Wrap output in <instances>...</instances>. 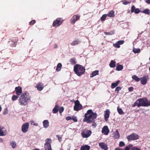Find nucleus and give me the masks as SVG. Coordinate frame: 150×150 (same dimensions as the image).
Instances as JSON below:
<instances>
[{
	"mask_svg": "<svg viewBox=\"0 0 150 150\" xmlns=\"http://www.w3.org/2000/svg\"><path fill=\"white\" fill-rule=\"evenodd\" d=\"M97 116V114L96 113L93 112L92 110H89L85 114L83 121L86 122L87 123H91L93 120L96 118Z\"/></svg>",
	"mask_w": 150,
	"mask_h": 150,
	"instance_id": "1",
	"label": "nucleus"
},
{
	"mask_svg": "<svg viewBox=\"0 0 150 150\" xmlns=\"http://www.w3.org/2000/svg\"><path fill=\"white\" fill-rule=\"evenodd\" d=\"M31 97L29 93L25 92L21 94L18 100V103L21 105L25 106L30 100Z\"/></svg>",
	"mask_w": 150,
	"mask_h": 150,
	"instance_id": "2",
	"label": "nucleus"
},
{
	"mask_svg": "<svg viewBox=\"0 0 150 150\" xmlns=\"http://www.w3.org/2000/svg\"><path fill=\"white\" fill-rule=\"evenodd\" d=\"M74 71L78 76H81L85 72V68L82 65L76 64L74 67Z\"/></svg>",
	"mask_w": 150,
	"mask_h": 150,
	"instance_id": "3",
	"label": "nucleus"
},
{
	"mask_svg": "<svg viewBox=\"0 0 150 150\" xmlns=\"http://www.w3.org/2000/svg\"><path fill=\"white\" fill-rule=\"evenodd\" d=\"M137 102L138 103V107L150 106V100L148 101L145 98L138 99Z\"/></svg>",
	"mask_w": 150,
	"mask_h": 150,
	"instance_id": "4",
	"label": "nucleus"
},
{
	"mask_svg": "<svg viewBox=\"0 0 150 150\" xmlns=\"http://www.w3.org/2000/svg\"><path fill=\"white\" fill-rule=\"evenodd\" d=\"M45 143L44 144L45 150H52L51 144L52 140L50 138H47L45 140Z\"/></svg>",
	"mask_w": 150,
	"mask_h": 150,
	"instance_id": "5",
	"label": "nucleus"
},
{
	"mask_svg": "<svg viewBox=\"0 0 150 150\" xmlns=\"http://www.w3.org/2000/svg\"><path fill=\"white\" fill-rule=\"evenodd\" d=\"M63 21L62 18H57L54 21L52 26L54 27H58L62 24Z\"/></svg>",
	"mask_w": 150,
	"mask_h": 150,
	"instance_id": "6",
	"label": "nucleus"
},
{
	"mask_svg": "<svg viewBox=\"0 0 150 150\" xmlns=\"http://www.w3.org/2000/svg\"><path fill=\"white\" fill-rule=\"evenodd\" d=\"M91 130L85 129L81 132V134L83 138H88L91 135Z\"/></svg>",
	"mask_w": 150,
	"mask_h": 150,
	"instance_id": "7",
	"label": "nucleus"
},
{
	"mask_svg": "<svg viewBox=\"0 0 150 150\" xmlns=\"http://www.w3.org/2000/svg\"><path fill=\"white\" fill-rule=\"evenodd\" d=\"M29 127V124L26 122L23 123L21 127L22 131L24 133H26L28 131Z\"/></svg>",
	"mask_w": 150,
	"mask_h": 150,
	"instance_id": "8",
	"label": "nucleus"
},
{
	"mask_svg": "<svg viewBox=\"0 0 150 150\" xmlns=\"http://www.w3.org/2000/svg\"><path fill=\"white\" fill-rule=\"evenodd\" d=\"M139 138L138 135L135 133H132L127 137V138L128 141L136 140L138 139Z\"/></svg>",
	"mask_w": 150,
	"mask_h": 150,
	"instance_id": "9",
	"label": "nucleus"
},
{
	"mask_svg": "<svg viewBox=\"0 0 150 150\" xmlns=\"http://www.w3.org/2000/svg\"><path fill=\"white\" fill-rule=\"evenodd\" d=\"M82 107V105L80 103L79 101L77 100L75 102V105L74 107V110L78 111L81 110Z\"/></svg>",
	"mask_w": 150,
	"mask_h": 150,
	"instance_id": "10",
	"label": "nucleus"
},
{
	"mask_svg": "<svg viewBox=\"0 0 150 150\" xmlns=\"http://www.w3.org/2000/svg\"><path fill=\"white\" fill-rule=\"evenodd\" d=\"M79 15H74L72 17L70 20V22L72 24H74L75 22L79 20L80 18Z\"/></svg>",
	"mask_w": 150,
	"mask_h": 150,
	"instance_id": "11",
	"label": "nucleus"
},
{
	"mask_svg": "<svg viewBox=\"0 0 150 150\" xmlns=\"http://www.w3.org/2000/svg\"><path fill=\"white\" fill-rule=\"evenodd\" d=\"M6 133V130L3 127H0V136H5Z\"/></svg>",
	"mask_w": 150,
	"mask_h": 150,
	"instance_id": "12",
	"label": "nucleus"
},
{
	"mask_svg": "<svg viewBox=\"0 0 150 150\" xmlns=\"http://www.w3.org/2000/svg\"><path fill=\"white\" fill-rule=\"evenodd\" d=\"M148 76H145L140 78L141 83L143 85L146 84L147 82V80L148 79Z\"/></svg>",
	"mask_w": 150,
	"mask_h": 150,
	"instance_id": "13",
	"label": "nucleus"
},
{
	"mask_svg": "<svg viewBox=\"0 0 150 150\" xmlns=\"http://www.w3.org/2000/svg\"><path fill=\"white\" fill-rule=\"evenodd\" d=\"M109 132V130L107 126H105L102 128V132L104 134L107 135Z\"/></svg>",
	"mask_w": 150,
	"mask_h": 150,
	"instance_id": "14",
	"label": "nucleus"
},
{
	"mask_svg": "<svg viewBox=\"0 0 150 150\" xmlns=\"http://www.w3.org/2000/svg\"><path fill=\"white\" fill-rule=\"evenodd\" d=\"M35 87L39 91H42L44 88V85L43 83H39L37 84Z\"/></svg>",
	"mask_w": 150,
	"mask_h": 150,
	"instance_id": "15",
	"label": "nucleus"
},
{
	"mask_svg": "<svg viewBox=\"0 0 150 150\" xmlns=\"http://www.w3.org/2000/svg\"><path fill=\"white\" fill-rule=\"evenodd\" d=\"M124 42L123 40H120L117 41L116 43L113 44V46L116 48H120V45L123 44Z\"/></svg>",
	"mask_w": 150,
	"mask_h": 150,
	"instance_id": "16",
	"label": "nucleus"
},
{
	"mask_svg": "<svg viewBox=\"0 0 150 150\" xmlns=\"http://www.w3.org/2000/svg\"><path fill=\"white\" fill-rule=\"evenodd\" d=\"M15 91L16 94L18 96L20 95L22 92V88L20 86L16 87Z\"/></svg>",
	"mask_w": 150,
	"mask_h": 150,
	"instance_id": "17",
	"label": "nucleus"
},
{
	"mask_svg": "<svg viewBox=\"0 0 150 150\" xmlns=\"http://www.w3.org/2000/svg\"><path fill=\"white\" fill-rule=\"evenodd\" d=\"M110 112L109 110L107 109L105 112L104 117L105 120L107 121L108 120V119L110 116Z\"/></svg>",
	"mask_w": 150,
	"mask_h": 150,
	"instance_id": "18",
	"label": "nucleus"
},
{
	"mask_svg": "<svg viewBox=\"0 0 150 150\" xmlns=\"http://www.w3.org/2000/svg\"><path fill=\"white\" fill-rule=\"evenodd\" d=\"M43 127L45 128H47L49 126V123L47 120H45L42 122Z\"/></svg>",
	"mask_w": 150,
	"mask_h": 150,
	"instance_id": "19",
	"label": "nucleus"
},
{
	"mask_svg": "<svg viewBox=\"0 0 150 150\" xmlns=\"http://www.w3.org/2000/svg\"><path fill=\"white\" fill-rule=\"evenodd\" d=\"M90 149V147L88 145H86L85 146H83L80 149L81 150H89Z\"/></svg>",
	"mask_w": 150,
	"mask_h": 150,
	"instance_id": "20",
	"label": "nucleus"
},
{
	"mask_svg": "<svg viewBox=\"0 0 150 150\" xmlns=\"http://www.w3.org/2000/svg\"><path fill=\"white\" fill-rule=\"evenodd\" d=\"M80 42L79 40H76L73 41L70 44L72 46H74L79 44Z\"/></svg>",
	"mask_w": 150,
	"mask_h": 150,
	"instance_id": "21",
	"label": "nucleus"
},
{
	"mask_svg": "<svg viewBox=\"0 0 150 150\" xmlns=\"http://www.w3.org/2000/svg\"><path fill=\"white\" fill-rule=\"evenodd\" d=\"M120 82V81L118 80L116 82L112 83L111 85V88H115L116 86H117L118 85Z\"/></svg>",
	"mask_w": 150,
	"mask_h": 150,
	"instance_id": "22",
	"label": "nucleus"
},
{
	"mask_svg": "<svg viewBox=\"0 0 150 150\" xmlns=\"http://www.w3.org/2000/svg\"><path fill=\"white\" fill-rule=\"evenodd\" d=\"M114 137L115 139H117L120 137V135L117 129L115 132L114 133Z\"/></svg>",
	"mask_w": 150,
	"mask_h": 150,
	"instance_id": "23",
	"label": "nucleus"
},
{
	"mask_svg": "<svg viewBox=\"0 0 150 150\" xmlns=\"http://www.w3.org/2000/svg\"><path fill=\"white\" fill-rule=\"evenodd\" d=\"M99 146L102 149L106 150L107 149V147L106 144L103 143H99Z\"/></svg>",
	"mask_w": 150,
	"mask_h": 150,
	"instance_id": "24",
	"label": "nucleus"
},
{
	"mask_svg": "<svg viewBox=\"0 0 150 150\" xmlns=\"http://www.w3.org/2000/svg\"><path fill=\"white\" fill-rule=\"evenodd\" d=\"M10 145L13 149H15L16 146V142L14 141L11 142H10Z\"/></svg>",
	"mask_w": 150,
	"mask_h": 150,
	"instance_id": "25",
	"label": "nucleus"
},
{
	"mask_svg": "<svg viewBox=\"0 0 150 150\" xmlns=\"http://www.w3.org/2000/svg\"><path fill=\"white\" fill-rule=\"evenodd\" d=\"M115 11H114L112 10L110 11L108 15V16L109 17H113L115 16Z\"/></svg>",
	"mask_w": 150,
	"mask_h": 150,
	"instance_id": "26",
	"label": "nucleus"
},
{
	"mask_svg": "<svg viewBox=\"0 0 150 150\" xmlns=\"http://www.w3.org/2000/svg\"><path fill=\"white\" fill-rule=\"evenodd\" d=\"M98 72L99 71L98 70H96L93 71L90 75V77L92 78L98 74Z\"/></svg>",
	"mask_w": 150,
	"mask_h": 150,
	"instance_id": "27",
	"label": "nucleus"
},
{
	"mask_svg": "<svg viewBox=\"0 0 150 150\" xmlns=\"http://www.w3.org/2000/svg\"><path fill=\"white\" fill-rule=\"evenodd\" d=\"M115 63L116 62L115 61L113 60H111L109 65L111 67L114 68L115 66Z\"/></svg>",
	"mask_w": 150,
	"mask_h": 150,
	"instance_id": "28",
	"label": "nucleus"
},
{
	"mask_svg": "<svg viewBox=\"0 0 150 150\" xmlns=\"http://www.w3.org/2000/svg\"><path fill=\"white\" fill-rule=\"evenodd\" d=\"M117 110L119 114L120 115H122L124 114V113L122 109L121 108H119V107H117Z\"/></svg>",
	"mask_w": 150,
	"mask_h": 150,
	"instance_id": "29",
	"label": "nucleus"
},
{
	"mask_svg": "<svg viewBox=\"0 0 150 150\" xmlns=\"http://www.w3.org/2000/svg\"><path fill=\"white\" fill-rule=\"evenodd\" d=\"M59 107L58 105H56L52 110V112L54 113H57L58 111Z\"/></svg>",
	"mask_w": 150,
	"mask_h": 150,
	"instance_id": "30",
	"label": "nucleus"
},
{
	"mask_svg": "<svg viewBox=\"0 0 150 150\" xmlns=\"http://www.w3.org/2000/svg\"><path fill=\"white\" fill-rule=\"evenodd\" d=\"M62 67V65L61 63H59L58 64L56 70L57 71H59Z\"/></svg>",
	"mask_w": 150,
	"mask_h": 150,
	"instance_id": "31",
	"label": "nucleus"
},
{
	"mask_svg": "<svg viewBox=\"0 0 150 150\" xmlns=\"http://www.w3.org/2000/svg\"><path fill=\"white\" fill-rule=\"evenodd\" d=\"M132 78L136 82H139L140 80V78H138L136 75H134L132 76Z\"/></svg>",
	"mask_w": 150,
	"mask_h": 150,
	"instance_id": "32",
	"label": "nucleus"
},
{
	"mask_svg": "<svg viewBox=\"0 0 150 150\" xmlns=\"http://www.w3.org/2000/svg\"><path fill=\"white\" fill-rule=\"evenodd\" d=\"M142 12L147 14H150V11L148 9H145Z\"/></svg>",
	"mask_w": 150,
	"mask_h": 150,
	"instance_id": "33",
	"label": "nucleus"
},
{
	"mask_svg": "<svg viewBox=\"0 0 150 150\" xmlns=\"http://www.w3.org/2000/svg\"><path fill=\"white\" fill-rule=\"evenodd\" d=\"M107 15L106 14H103L100 18V20L102 21H104L105 20V18L107 17Z\"/></svg>",
	"mask_w": 150,
	"mask_h": 150,
	"instance_id": "34",
	"label": "nucleus"
},
{
	"mask_svg": "<svg viewBox=\"0 0 150 150\" xmlns=\"http://www.w3.org/2000/svg\"><path fill=\"white\" fill-rule=\"evenodd\" d=\"M123 66L121 65H118L117 66L116 68L118 71H120L123 69Z\"/></svg>",
	"mask_w": 150,
	"mask_h": 150,
	"instance_id": "35",
	"label": "nucleus"
},
{
	"mask_svg": "<svg viewBox=\"0 0 150 150\" xmlns=\"http://www.w3.org/2000/svg\"><path fill=\"white\" fill-rule=\"evenodd\" d=\"M140 50L139 49L134 48L133 50V52L135 53H138L140 52Z\"/></svg>",
	"mask_w": 150,
	"mask_h": 150,
	"instance_id": "36",
	"label": "nucleus"
},
{
	"mask_svg": "<svg viewBox=\"0 0 150 150\" xmlns=\"http://www.w3.org/2000/svg\"><path fill=\"white\" fill-rule=\"evenodd\" d=\"M70 62L71 64H74L76 63V59L74 58H71L70 59Z\"/></svg>",
	"mask_w": 150,
	"mask_h": 150,
	"instance_id": "37",
	"label": "nucleus"
},
{
	"mask_svg": "<svg viewBox=\"0 0 150 150\" xmlns=\"http://www.w3.org/2000/svg\"><path fill=\"white\" fill-rule=\"evenodd\" d=\"M18 98V96L13 95L12 98V100L14 101L16 100Z\"/></svg>",
	"mask_w": 150,
	"mask_h": 150,
	"instance_id": "38",
	"label": "nucleus"
},
{
	"mask_svg": "<svg viewBox=\"0 0 150 150\" xmlns=\"http://www.w3.org/2000/svg\"><path fill=\"white\" fill-rule=\"evenodd\" d=\"M104 33L105 35H111L114 33V32L113 31H111L110 32H105Z\"/></svg>",
	"mask_w": 150,
	"mask_h": 150,
	"instance_id": "39",
	"label": "nucleus"
},
{
	"mask_svg": "<svg viewBox=\"0 0 150 150\" xmlns=\"http://www.w3.org/2000/svg\"><path fill=\"white\" fill-rule=\"evenodd\" d=\"M136 8L134 6H133L131 8V12L133 13Z\"/></svg>",
	"mask_w": 150,
	"mask_h": 150,
	"instance_id": "40",
	"label": "nucleus"
},
{
	"mask_svg": "<svg viewBox=\"0 0 150 150\" xmlns=\"http://www.w3.org/2000/svg\"><path fill=\"white\" fill-rule=\"evenodd\" d=\"M56 137L58 138L59 142H60L62 140V137L59 135H57Z\"/></svg>",
	"mask_w": 150,
	"mask_h": 150,
	"instance_id": "41",
	"label": "nucleus"
},
{
	"mask_svg": "<svg viewBox=\"0 0 150 150\" xmlns=\"http://www.w3.org/2000/svg\"><path fill=\"white\" fill-rule=\"evenodd\" d=\"M132 146V145H129L125 148V150H130V149Z\"/></svg>",
	"mask_w": 150,
	"mask_h": 150,
	"instance_id": "42",
	"label": "nucleus"
},
{
	"mask_svg": "<svg viewBox=\"0 0 150 150\" xmlns=\"http://www.w3.org/2000/svg\"><path fill=\"white\" fill-rule=\"evenodd\" d=\"M121 89V88L120 86L117 87L115 89V91L118 92Z\"/></svg>",
	"mask_w": 150,
	"mask_h": 150,
	"instance_id": "43",
	"label": "nucleus"
},
{
	"mask_svg": "<svg viewBox=\"0 0 150 150\" xmlns=\"http://www.w3.org/2000/svg\"><path fill=\"white\" fill-rule=\"evenodd\" d=\"M130 3L131 2L130 1H123V3L124 5H127L130 4Z\"/></svg>",
	"mask_w": 150,
	"mask_h": 150,
	"instance_id": "44",
	"label": "nucleus"
},
{
	"mask_svg": "<svg viewBox=\"0 0 150 150\" xmlns=\"http://www.w3.org/2000/svg\"><path fill=\"white\" fill-rule=\"evenodd\" d=\"M64 108L63 107H62L60 108L59 109V111L60 113H62L64 111Z\"/></svg>",
	"mask_w": 150,
	"mask_h": 150,
	"instance_id": "45",
	"label": "nucleus"
},
{
	"mask_svg": "<svg viewBox=\"0 0 150 150\" xmlns=\"http://www.w3.org/2000/svg\"><path fill=\"white\" fill-rule=\"evenodd\" d=\"M140 12V10L139 8H136L135 11H134V13L136 14H138V13Z\"/></svg>",
	"mask_w": 150,
	"mask_h": 150,
	"instance_id": "46",
	"label": "nucleus"
},
{
	"mask_svg": "<svg viewBox=\"0 0 150 150\" xmlns=\"http://www.w3.org/2000/svg\"><path fill=\"white\" fill-rule=\"evenodd\" d=\"M125 145L124 143L123 142H121L119 143V146L120 147L124 146Z\"/></svg>",
	"mask_w": 150,
	"mask_h": 150,
	"instance_id": "47",
	"label": "nucleus"
},
{
	"mask_svg": "<svg viewBox=\"0 0 150 150\" xmlns=\"http://www.w3.org/2000/svg\"><path fill=\"white\" fill-rule=\"evenodd\" d=\"M138 102H137V101L135 102L134 103V104L132 105V107H134L136 106H137L138 107Z\"/></svg>",
	"mask_w": 150,
	"mask_h": 150,
	"instance_id": "48",
	"label": "nucleus"
},
{
	"mask_svg": "<svg viewBox=\"0 0 150 150\" xmlns=\"http://www.w3.org/2000/svg\"><path fill=\"white\" fill-rule=\"evenodd\" d=\"M74 122H76L77 121V117H72V119Z\"/></svg>",
	"mask_w": 150,
	"mask_h": 150,
	"instance_id": "49",
	"label": "nucleus"
},
{
	"mask_svg": "<svg viewBox=\"0 0 150 150\" xmlns=\"http://www.w3.org/2000/svg\"><path fill=\"white\" fill-rule=\"evenodd\" d=\"M35 23V21L34 20L31 21L30 22V24L31 25H33Z\"/></svg>",
	"mask_w": 150,
	"mask_h": 150,
	"instance_id": "50",
	"label": "nucleus"
},
{
	"mask_svg": "<svg viewBox=\"0 0 150 150\" xmlns=\"http://www.w3.org/2000/svg\"><path fill=\"white\" fill-rule=\"evenodd\" d=\"M66 119L68 121L71 120L72 117L70 116H67L66 118Z\"/></svg>",
	"mask_w": 150,
	"mask_h": 150,
	"instance_id": "51",
	"label": "nucleus"
},
{
	"mask_svg": "<svg viewBox=\"0 0 150 150\" xmlns=\"http://www.w3.org/2000/svg\"><path fill=\"white\" fill-rule=\"evenodd\" d=\"M133 87H130L128 88V90L129 91L131 92L133 91Z\"/></svg>",
	"mask_w": 150,
	"mask_h": 150,
	"instance_id": "52",
	"label": "nucleus"
},
{
	"mask_svg": "<svg viewBox=\"0 0 150 150\" xmlns=\"http://www.w3.org/2000/svg\"><path fill=\"white\" fill-rule=\"evenodd\" d=\"M8 113V110L7 108H6V109L4 111V115H6V114Z\"/></svg>",
	"mask_w": 150,
	"mask_h": 150,
	"instance_id": "53",
	"label": "nucleus"
},
{
	"mask_svg": "<svg viewBox=\"0 0 150 150\" xmlns=\"http://www.w3.org/2000/svg\"><path fill=\"white\" fill-rule=\"evenodd\" d=\"M132 150H140V149L138 148H136L135 147H134L133 148Z\"/></svg>",
	"mask_w": 150,
	"mask_h": 150,
	"instance_id": "54",
	"label": "nucleus"
},
{
	"mask_svg": "<svg viewBox=\"0 0 150 150\" xmlns=\"http://www.w3.org/2000/svg\"><path fill=\"white\" fill-rule=\"evenodd\" d=\"M145 2L148 4H150V0H146Z\"/></svg>",
	"mask_w": 150,
	"mask_h": 150,
	"instance_id": "55",
	"label": "nucleus"
},
{
	"mask_svg": "<svg viewBox=\"0 0 150 150\" xmlns=\"http://www.w3.org/2000/svg\"><path fill=\"white\" fill-rule=\"evenodd\" d=\"M54 47L55 48H56L58 47V45L56 44H55L54 45Z\"/></svg>",
	"mask_w": 150,
	"mask_h": 150,
	"instance_id": "56",
	"label": "nucleus"
},
{
	"mask_svg": "<svg viewBox=\"0 0 150 150\" xmlns=\"http://www.w3.org/2000/svg\"><path fill=\"white\" fill-rule=\"evenodd\" d=\"M4 142V140L0 138V143H2Z\"/></svg>",
	"mask_w": 150,
	"mask_h": 150,
	"instance_id": "57",
	"label": "nucleus"
},
{
	"mask_svg": "<svg viewBox=\"0 0 150 150\" xmlns=\"http://www.w3.org/2000/svg\"><path fill=\"white\" fill-rule=\"evenodd\" d=\"M33 125L35 126H38V124L36 123H34L33 124Z\"/></svg>",
	"mask_w": 150,
	"mask_h": 150,
	"instance_id": "58",
	"label": "nucleus"
},
{
	"mask_svg": "<svg viewBox=\"0 0 150 150\" xmlns=\"http://www.w3.org/2000/svg\"><path fill=\"white\" fill-rule=\"evenodd\" d=\"M30 122L31 125H33V124L34 123V122L33 120H31L30 121Z\"/></svg>",
	"mask_w": 150,
	"mask_h": 150,
	"instance_id": "59",
	"label": "nucleus"
},
{
	"mask_svg": "<svg viewBox=\"0 0 150 150\" xmlns=\"http://www.w3.org/2000/svg\"><path fill=\"white\" fill-rule=\"evenodd\" d=\"M115 150H123V149L119 148H117L115 149Z\"/></svg>",
	"mask_w": 150,
	"mask_h": 150,
	"instance_id": "60",
	"label": "nucleus"
},
{
	"mask_svg": "<svg viewBox=\"0 0 150 150\" xmlns=\"http://www.w3.org/2000/svg\"><path fill=\"white\" fill-rule=\"evenodd\" d=\"M96 124L95 123H93L92 124V126H94L95 127H96Z\"/></svg>",
	"mask_w": 150,
	"mask_h": 150,
	"instance_id": "61",
	"label": "nucleus"
},
{
	"mask_svg": "<svg viewBox=\"0 0 150 150\" xmlns=\"http://www.w3.org/2000/svg\"><path fill=\"white\" fill-rule=\"evenodd\" d=\"M16 43H14V44L13 45V46H16Z\"/></svg>",
	"mask_w": 150,
	"mask_h": 150,
	"instance_id": "62",
	"label": "nucleus"
},
{
	"mask_svg": "<svg viewBox=\"0 0 150 150\" xmlns=\"http://www.w3.org/2000/svg\"><path fill=\"white\" fill-rule=\"evenodd\" d=\"M149 71H150V67H149Z\"/></svg>",
	"mask_w": 150,
	"mask_h": 150,
	"instance_id": "63",
	"label": "nucleus"
},
{
	"mask_svg": "<svg viewBox=\"0 0 150 150\" xmlns=\"http://www.w3.org/2000/svg\"><path fill=\"white\" fill-rule=\"evenodd\" d=\"M67 150H70V149H68Z\"/></svg>",
	"mask_w": 150,
	"mask_h": 150,
	"instance_id": "64",
	"label": "nucleus"
}]
</instances>
